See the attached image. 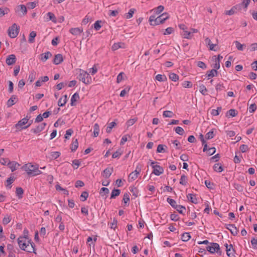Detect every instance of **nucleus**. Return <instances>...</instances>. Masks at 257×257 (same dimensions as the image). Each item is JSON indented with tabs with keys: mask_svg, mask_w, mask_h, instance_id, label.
Segmentation results:
<instances>
[{
	"mask_svg": "<svg viewBox=\"0 0 257 257\" xmlns=\"http://www.w3.org/2000/svg\"><path fill=\"white\" fill-rule=\"evenodd\" d=\"M169 18V15L167 13H164L159 16H151L149 18L150 25L156 26L164 23L166 20Z\"/></svg>",
	"mask_w": 257,
	"mask_h": 257,
	"instance_id": "f257e3e1",
	"label": "nucleus"
},
{
	"mask_svg": "<svg viewBox=\"0 0 257 257\" xmlns=\"http://www.w3.org/2000/svg\"><path fill=\"white\" fill-rule=\"evenodd\" d=\"M77 78L85 84H89L91 82V77L86 71L80 69Z\"/></svg>",
	"mask_w": 257,
	"mask_h": 257,
	"instance_id": "f03ea898",
	"label": "nucleus"
},
{
	"mask_svg": "<svg viewBox=\"0 0 257 257\" xmlns=\"http://www.w3.org/2000/svg\"><path fill=\"white\" fill-rule=\"evenodd\" d=\"M20 27L16 24H14L8 29V32L9 36L11 38H16L19 32Z\"/></svg>",
	"mask_w": 257,
	"mask_h": 257,
	"instance_id": "7ed1b4c3",
	"label": "nucleus"
},
{
	"mask_svg": "<svg viewBox=\"0 0 257 257\" xmlns=\"http://www.w3.org/2000/svg\"><path fill=\"white\" fill-rule=\"evenodd\" d=\"M158 162H151L150 166L153 169V173L156 176H159L164 172L163 168L159 165H156Z\"/></svg>",
	"mask_w": 257,
	"mask_h": 257,
	"instance_id": "20e7f679",
	"label": "nucleus"
},
{
	"mask_svg": "<svg viewBox=\"0 0 257 257\" xmlns=\"http://www.w3.org/2000/svg\"><path fill=\"white\" fill-rule=\"evenodd\" d=\"M15 12L21 17L26 15L27 13V9L25 5H20L15 9Z\"/></svg>",
	"mask_w": 257,
	"mask_h": 257,
	"instance_id": "39448f33",
	"label": "nucleus"
},
{
	"mask_svg": "<svg viewBox=\"0 0 257 257\" xmlns=\"http://www.w3.org/2000/svg\"><path fill=\"white\" fill-rule=\"evenodd\" d=\"M38 165H33L31 164H25L22 167V168L27 173L28 175L32 176L35 172L36 167Z\"/></svg>",
	"mask_w": 257,
	"mask_h": 257,
	"instance_id": "423d86ee",
	"label": "nucleus"
},
{
	"mask_svg": "<svg viewBox=\"0 0 257 257\" xmlns=\"http://www.w3.org/2000/svg\"><path fill=\"white\" fill-rule=\"evenodd\" d=\"M29 119V118L28 117V116H27L26 117L19 120L18 121V122L15 124V127L18 129H19L20 128H21V129H26V128H28V127L30 126V125H31V123H29L28 125H27L25 126H23L24 125L26 124L28 122Z\"/></svg>",
	"mask_w": 257,
	"mask_h": 257,
	"instance_id": "0eeeda50",
	"label": "nucleus"
},
{
	"mask_svg": "<svg viewBox=\"0 0 257 257\" xmlns=\"http://www.w3.org/2000/svg\"><path fill=\"white\" fill-rule=\"evenodd\" d=\"M141 170V167L137 166L136 170L130 174L128 178V181L129 182H132L136 180L138 178V175L140 174Z\"/></svg>",
	"mask_w": 257,
	"mask_h": 257,
	"instance_id": "6e6552de",
	"label": "nucleus"
},
{
	"mask_svg": "<svg viewBox=\"0 0 257 257\" xmlns=\"http://www.w3.org/2000/svg\"><path fill=\"white\" fill-rule=\"evenodd\" d=\"M113 172V168L112 167H107L101 173V175L105 178H108Z\"/></svg>",
	"mask_w": 257,
	"mask_h": 257,
	"instance_id": "1a4fd4ad",
	"label": "nucleus"
},
{
	"mask_svg": "<svg viewBox=\"0 0 257 257\" xmlns=\"http://www.w3.org/2000/svg\"><path fill=\"white\" fill-rule=\"evenodd\" d=\"M225 226V228L229 230L233 235L235 236L237 234L238 230L235 225L232 224H226Z\"/></svg>",
	"mask_w": 257,
	"mask_h": 257,
	"instance_id": "9d476101",
	"label": "nucleus"
},
{
	"mask_svg": "<svg viewBox=\"0 0 257 257\" xmlns=\"http://www.w3.org/2000/svg\"><path fill=\"white\" fill-rule=\"evenodd\" d=\"M46 123L43 122L38 125L35 128L31 129V131L35 134H38L42 132L45 128V127L46 126Z\"/></svg>",
	"mask_w": 257,
	"mask_h": 257,
	"instance_id": "9b49d317",
	"label": "nucleus"
},
{
	"mask_svg": "<svg viewBox=\"0 0 257 257\" xmlns=\"http://www.w3.org/2000/svg\"><path fill=\"white\" fill-rule=\"evenodd\" d=\"M18 243L22 250H26V248L29 246V244H27L26 242V239L21 238L20 236L18 238Z\"/></svg>",
	"mask_w": 257,
	"mask_h": 257,
	"instance_id": "f8f14e48",
	"label": "nucleus"
},
{
	"mask_svg": "<svg viewBox=\"0 0 257 257\" xmlns=\"http://www.w3.org/2000/svg\"><path fill=\"white\" fill-rule=\"evenodd\" d=\"M210 244L211 245V253H214L216 252L220 254L221 251H220L219 244L215 242H212Z\"/></svg>",
	"mask_w": 257,
	"mask_h": 257,
	"instance_id": "ddd939ff",
	"label": "nucleus"
},
{
	"mask_svg": "<svg viewBox=\"0 0 257 257\" xmlns=\"http://www.w3.org/2000/svg\"><path fill=\"white\" fill-rule=\"evenodd\" d=\"M16 56L14 54H11L7 58L6 62L8 65H12L16 63Z\"/></svg>",
	"mask_w": 257,
	"mask_h": 257,
	"instance_id": "4468645a",
	"label": "nucleus"
},
{
	"mask_svg": "<svg viewBox=\"0 0 257 257\" xmlns=\"http://www.w3.org/2000/svg\"><path fill=\"white\" fill-rule=\"evenodd\" d=\"M63 61V56L61 54H58L55 55L53 59V63L55 65H59Z\"/></svg>",
	"mask_w": 257,
	"mask_h": 257,
	"instance_id": "2eb2a0df",
	"label": "nucleus"
},
{
	"mask_svg": "<svg viewBox=\"0 0 257 257\" xmlns=\"http://www.w3.org/2000/svg\"><path fill=\"white\" fill-rule=\"evenodd\" d=\"M17 96L15 95H13L11 98L7 101V106L8 107L12 106L14 105L17 101Z\"/></svg>",
	"mask_w": 257,
	"mask_h": 257,
	"instance_id": "dca6fc26",
	"label": "nucleus"
},
{
	"mask_svg": "<svg viewBox=\"0 0 257 257\" xmlns=\"http://www.w3.org/2000/svg\"><path fill=\"white\" fill-rule=\"evenodd\" d=\"M8 166L11 169L12 172H14L17 170V166H19L20 164L15 161H10L8 163Z\"/></svg>",
	"mask_w": 257,
	"mask_h": 257,
	"instance_id": "f3484780",
	"label": "nucleus"
},
{
	"mask_svg": "<svg viewBox=\"0 0 257 257\" xmlns=\"http://www.w3.org/2000/svg\"><path fill=\"white\" fill-rule=\"evenodd\" d=\"M125 47V44L121 42L114 43L111 48L112 51H115L119 48H124Z\"/></svg>",
	"mask_w": 257,
	"mask_h": 257,
	"instance_id": "a211bd4d",
	"label": "nucleus"
},
{
	"mask_svg": "<svg viewBox=\"0 0 257 257\" xmlns=\"http://www.w3.org/2000/svg\"><path fill=\"white\" fill-rule=\"evenodd\" d=\"M69 32L72 35L76 36L80 35L83 32V30L80 28H71Z\"/></svg>",
	"mask_w": 257,
	"mask_h": 257,
	"instance_id": "6ab92c4d",
	"label": "nucleus"
},
{
	"mask_svg": "<svg viewBox=\"0 0 257 257\" xmlns=\"http://www.w3.org/2000/svg\"><path fill=\"white\" fill-rule=\"evenodd\" d=\"M78 147V142L77 139H73V141L70 145V149L72 152L76 151Z\"/></svg>",
	"mask_w": 257,
	"mask_h": 257,
	"instance_id": "aec40b11",
	"label": "nucleus"
},
{
	"mask_svg": "<svg viewBox=\"0 0 257 257\" xmlns=\"http://www.w3.org/2000/svg\"><path fill=\"white\" fill-rule=\"evenodd\" d=\"M218 73V71H216L215 69H212L211 70L208 71L206 73V75L208 77V79H209L211 77L217 76Z\"/></svg>",
	"mask_w": 257,
	"mask_h": 257,
	"instance_id": "412c9836",
	"label": "nucleus"
},
{
	"mask_svg": "<svg viewBox=\"0 0 257 257\" xmlns=\"http://www.w3.org/2000/svg\"><path fill=\"white\" fill-rule=\"evenodd\" d=\"M52 56V54L50 52L48 51L41 55V60L43 62H45L48 59H49V58L51 57Z\"/></svg>",
	"mask_w": 257,
	"mask_h": 257,
	"instance_id": "4be33fe9",
	"label": "nucleus"
},
{
	"mask_svg": "<svg viewBox=\"0 0 257 257\" xmlns=\"http://www.w3.org/2000/svg\"><path fill=\"white\" fill-rule=\"evenodd\" d=\"M187 198L193 203L197 204L198 203L197 199L194 194H188L187 195Z\"/></svg>",
	"mask_w": 257,
	"mask_h": 257,
	"instance_id": "5701e85b",
	"label": "nucleus"
},
{
	"mask_svg": "<svg viewBox=\"0 0 257 257\" xmlns=\"http://www.w3.org/2000/svg\"><path fill=\"white\" fill-rule=\"evenodd\" d=\"M64 98L63 97H61L58 102V105L59 106H64L67 102V95H65L63 96Z\"/></svg>",
	"mask_w": 257,
	"mask_h": 257,
	"instance_id": "b1692460",
	"label": "nucleus"
},
{
	"mask_svg": "<svg viewBox=\"0 0 257 257\" xmlns=\"http://www.w3.org/2000/svg\"><path fill=\"white\" fill-rule=\"evenodd\" d=\"M205 42L206 44L209 46V49L210 50L216 51L214 49V47L216 46V44H212L211 40L208 38H206L205 39Z\"/></svg>",
	"mask_w": 257,
	"mask_h": 257,
	"instance_id": "393cba45",
	"label": "nucleus"
},
{
	"mask_svg": "<svg viewBox=\"0 0 257 257\" xmlns=\"http://www.w3.org/2000/svg\"><path fill=\"white\" fill-rule=\"evenodd\" d=\"M213 170L214 171L220 173L223 171V168L220 164L216 163L213 166Z\"/></svg>",
	"mask_w": 257,
	"mask_h": 257,
	"instance_id": "a878e982",
	"label": "nucleus"
},
{
	"mask_svg": "<svg viewBox=\"0 0 257 257\" xmlns=\"http://www.w3.org/2000/svg\"><path fill=\"white\" fill-rule=\"evenodd\" d=\"M16 193L19 199H21L23 197V194H24V190L21 187H17Z\"/></svg>",
	"mask_w": 257,
	"mask_h": 257,
	"instance_id": "bb28decb",
	"label": "nucleus"
},
{
	"mask_svg": "<svg viewBox=\"0 0 257 257\" xmlns=\"http://www.w3.org/2000/svg\"><path fill=\"white\" fill-rule=\"evenodd\" d=\"M120 193V190L119 189H114L111 192L110 199L115 198L116 196H118Z\"/></svg>",
	"mask_w": 257,
	"mask_h": 257,
	"instance_id": "cd10ccee",
	"label": "nucleus"
},
{
	"mask_svg": "<svg viewBox=\"0 0 257 257\" xmlns=\"http://www.w3.org/2000/svg\"><path fill=\"white\" fill-rule=\"evenodd\" d=\"M28 244H29V243H30L31 244L30 249H26L25 250L28 252H34L35 253H36V252L35 251V245L34 243L32 242L31 239L30 240H28Z\"/></svg>",
	"mask_w": 257,
	"mask_h": 257,
	"instance_id": "c85d7f7f",
	"label": "nucleus"
},
{
	"mask_svg": "<svg viewBox=\"0 0 257 257\" xmlns=\"http://www.w3.org/2000/svg\"><path fill=\"white\" fill-rule=\"evenodd\" d=\"M237 114V112L236 110L234 109H231L229 110L226 114V117L232 116L234 117Z\"/></svg>",
	"mask_w": 257,
	"mask_h": 257,
	"instance_id": "c756f323",
	"label": "nucleus"
},
{
	"mask_svg": "<svg viewBox=\"0 0 257 257\" xmlns=\"http://www.w3.org/2000/svg\"><path fill=\"white\" fill-rule=\"evenodd\" d=\"M79 98V96L78 93H75L72 95V96L71 98V103H70L71 105V106L74 105V102H75Z\"/></svg>",
	"mask_w": 257,
	"mask_h": 257,
	"instance_id": "7c9ffc66",
	"label": "nucleus"
},
{
	"mask_svg": "<svg viewBox=\"0 0 257 257\" xmlns=\"http://www.w3.org/2000/svg\"><path fill=\"white\" fill-rule=\"evenodd\" d=\"M156 79L160 82H164L167 81V77L165 75L158 74L156 76Z\"/></svg>",
	"mask_w": 257,
	"mask_h": 257,
	"instance_id": "2f4dec72",
	"label": "nucleus"
},
{
	"mask_svg": "<svg viewBox=\"0 0 257 257\" xmlns=\"http://www.w3.org/2000/svg\"><path fill=\"white\" fill-rule=\"evenodd\" d=\"M182 35L184 38L188 39H191L193 36V34H191V32H188L187 30L183 31Z\"/></svg>",
	"mask_w": 257,
	"mask_h": 257,
	"instance_id": "473e14b6",
	"label": "nucleus"
},
{
	"mask_svg": "<svg viewBox=\"0 0 257 257\" xmlns=\"http://www.w3.org/2000/svg\"><path fill=\"white\" fill-rule=\"evenodd\" d=\"M191 238V236L188 232H184L182 234L181 239L183 241H187Z\"/></svg>",
	"mask_w": 257,
	"mask_h": 257,
	"instance_id": "72a5a7b5",
	"label": "nucleus"
},
{
	"mask_svg": "<svg viewBox=\"0 0 257 257\" xmlns=\"http://www.w3.org/2000/svg\"><path fill=\"white\" fill-rule=\"evenodd\" d=\"M37 34L36 33L35 31H32L30 35H29V42L30 43H32L34 42V39L35 37L36 36Z\"/></svg>",
	"mask_w": 257,
	"mask_h": 257,
	"instance_id": "f704fd0d",
	"label": "nucleus"
},
{
	"mask_svg": "<svg viewBox=\"0 0 257 257\" xmlns=\"http://www.w3.org/2000/svg\"><path fill=\"white\" fill-rule=\"evenodd\" d=\"M167 148V146L164 145L160 144L158 146L157 152V153H165L166 150L164 148Z\"/></svg>",
	"mask_w": 257,
	"mask_h": 257,
	"instance_id": "c9c22d12",
	"label": "nucleus"
},
{
	"mask_svg": "<svg viewBox=\"0 0 257 257\" xmlns=\"http://www.w3.org/2000/svg\"><path fill=\"white\" fill-rule=\"evenodd\" d=\"M180 183L183 185H186L187 184V177L185 175H182L181 176L180 180Z\"/></svg>",
	"mask_w": 257,
	"mask_h": 257,
	"instance_id": "e433bc0d",
	"label": "nucleus"
},
{
	"mask_svg": "<svg viewBox=\"0 0 257 257\" xmlns=\"http://www.w3.org/2000/svg\"><path fill=\"white\" fill-rule=\"evenodd\" d=\"M10 11V10L8 8H0V18L3 17L5 15L7 14Z\"/></svg>",
	"mask_w": 257,
	"mask_h": 257,
	"instance_id": "4c0bfd02",
	"label": "nucleus"
},
{
	"mask_svg": "<svg viewBox=\"0 0 257 257\" xmlns=\"http://www.w3.org/2000/svg\"><path fill=\"white\" fill-rule=\"evenodd\" d=\"M94 137H96L98 136L99 132V125L97 123H95L94 125Z\"/></svg>",
	"mask_w": 257,
	"mask_h": 257,
	"instance_id": "58836bf2",
	"label": "nucleus"
},
{
	"mask_svg": "<svg viewBox=\"0 0 257 257\" xmlns=\"http://www.w3.org/2000/svg\"><path fill=\"white\" fill-rule=\"evenodd\" d=\"M116 123L114 121L110 122L108 124V126L106 127V131L107 133H110L111 131V130L113 127H114L116 125Z\"/></svg>",
	"mask_w": 257,
	"mask_h": 257,
	"instance_id": "ea45409f",
	"label": "nucleus"
},
{
	"mask_svg": "<svg viewBox=\"0 0 257 257\" xmlns=\"http://www.w3.org/2000/svg\"><path fill=\"white\" fill-rule=\"evenodd\" d=\"M164 9V7L163 6H159L156 9H154L153 10V11L154 12V13L157 14L159 15L160 14Z\"/></svg>",
	"mask_w": 257,
	"mask_h": 257,
	"instance_id": "a19ab883",
	"label": "nucleus"
},
{
	"mask_svg": "<svg viewBox=\"0 0 257 257\" xmlns=\"http://www.w3.org/2000/svg\"><path fill=\"white\" fill-rule=\"evenodd\" d=\"M50 155L51 159H56L60 156V153L59 152H52L50 153Z\"/></svg>",
	"mask_w": 257,
	"mask_h": 257,
	"instance_id": "79ce46f5",
	"label": "nucleus"
},
{
	"mask_svg": "<svg viewBox=\"0 0 257 257\" xmlns=\"http://www.w3.org/2000/svg\"><path fill=\"white\" fill-rule=\"evenodd\" d=\"M180 213L184 214L183 210H186L185 206L181 205H177L175 208Z\"/></svg>",
	"mask_w": 257,
	"mask_h": 257,
	"instance_id": "37998d69",
	"label": "nucleus"
},
{
	"mask_svg": "<svg viewBox=\"0 0 257 257\" xmlns=\"http://www.w3.org/2000/svg\"><path fill=\"white\" fill-rule=\"evenodd\" d=\"M199 91L202 95H205L207 94V89L203 84H202L199 86Z\"/></svg>",
	"mask_w": 257,
	"mask_h": 257,
	"instance_id": "c03bdc74",
	"label": "nucleus"
},
{
	"mask_svg": "<svg viewBox=\"0 0 257 257\" xmlns=\"http://www.w3.org/2000/svg\"><path fill=\"white\" fill-rule=\"evenodd\" d=\"M224 246H225V247H226V253H227V256H228V257H231V256H230V255H231V254H232V255H233V253H234V252H232V249H230V248H228L229 246H228V244H227V243H225V244H224Z\"/></svg>",
	"mask_w": 257,
	"mask_h": 257,
	"instance_id": "a18cd8bd",
	"label": "nucleus"
},
{
	"mask_svg": "<svg viewBox=\"0 0 257 257\" xmlns=\"http://www.w3.org/2000/svg\"><path fill=\"white\" fill-rule=\"evenodd\" d=\"M169 78L173 81H177L179 79V76L177 74L172 73L169 75Z\"/></svg>",
	"mask_w": 257,
	"mask_h": 257,
	"instance_id": "49530a36",
	"label": "nucleus"
},
{
	"mask_svg": "<svg viewBox=\"0 0 257 257\" xmlns=\"http://www.w3.org/2000/svg\"><path fill=\"white\" fill-rule=\"evenodd\" d=\"M175 131L177 134H178L180 135H181V136L183 135V134H184V131L183 128L180 126L176 127L175 128Z\"/></svg>",
	"mask_w": 257,
	"mask_h": 257,
	"instance_id": "de8ad7c7",
	"label": "nucleus"
},
{
	"mask_svg": "<svg viewBox=\"0 0 257 257\" xmlns=\"http://www.w3.org/2000/svg\"><path fill=\"white\" fill-rule=\"evenodd\" d=\"M174 31V30L173 28L168 27L164 30V31L163 32V35H170V34H172V33H173Z\"/></svg>",
	"mask_w": 257,
	"mask_h": 257,
	"instance_id": "09e8293b",
	"label": "nucleus"
},
{
	"mask_svg": "<svg viewBox=\"0 0 257 257\" xmlns=\"http://www.w3.org/2000/svg\"><path fill=\"white\" fill-rule=\"evenodd\" d=\"M163 115L165 117H172L174 115V113L171 111L166 110L163 112Z\"/></svg>",
	"mask_w": 257,
	"mask_h": 257,
	"instance_id": "8fccbe9b",
	"label": "nucleus"
},
{
	"mask_svg": "<svg viewBox=\"0 0 257 257\" xmlns=\"http://www.w3.org/2000/svg\"><path fill=\"white\" fill-rule=\"evenodd\" d=\"M221 107H218L217 109H212L211 113L213 115L216 116L219 114V112L221 111Z\"/></svg>",
	"mask_w": 257,
	"mask_h": 257,
	"instance_id": "3c124183",
	"label": "nucleus"
},
{
	"mask_svg": "<svg viewBox=\"0 0 257 257\" xmlns=\"http://www.w3.org/2000/svg\"><path fill=\"white\" fill-rule=\"evenodd\" d=\"M88 197V193L87 191H83L80 196L81 200L82 201H85V200H86Z\"/></svg>",
	"mask_w": 257,
	"mask_h": 257,
	"instance_id": "603ef678",
	"label": "nucleus"
},
{
	"mask_svg": "<svg viewBox=\"0 0 257 257\" xmlns=\"http://www.w3.org/2000/svg\"><path fill=\"white\" fill-rule=\"evenodd\" d=\"M205 184L206 186L209 189H213L214 188V184L213 183L211 182L210 181L205 180Z\"/></svg>",
	"mask_w": 257,
	"mask_h": 257,
	"instance_id": "864d4df0",
	"label": "nucleus"
},
{
	"mask_svg": "<svg viewBox=\"0 0 257 257\" xmlns=\"http://www.w3.org/2000/svg\"><path fill=\"white\" fill-rule=\"evenodd\" d=\"M135 11V9H130L129 12L125 14V18L126 19L131 18L133 16Z\"/></svg>",
	"mask_w": 257,
	"mask_h": 257,
	"instance_id": "5fc2aeb1",
	"label": "nucleus"
},
{
	"mask_svg": "<svg viewBox=\"0 0 257 257\" xmlns=\"http://www.w3.org/2000/svg\"><path fill=\"white\" fill-rule=\"evenodd\" d=\"M167 201L174 208L177 205L176 201L173 199L168 198Z\"/></svg>",
	"mask_w": 257,
	"mask_h": 257,
	"instance_id": "6e6d98bb",
	"label": "nucleus"
},
{
	"mask_svg": "<svg viewBox=\"0 0 257 257\" xmlns=\"http://www.w3.org/2000/svg\"><path fill=\"white\" fill-rule=\"evenodd\" d=\"M182 85L184 88H191L192 84L190 81H185L182 83Z\"/></svg>",
	"mask_w": 257,
	"mask_h": 257,
	"instance_id": "4d7b16f0",
	"label": "nucleus"
},
{
	"mask_svg": "<svg viewBox=\"0 0 257 257\" xmlns=\"http://www.w3.org/2000/svg\"><path fill=\"white\" fill-rule=\"evenodd\" d=\"M236 48L239 51H242L243 47L245 46L244 45L241 44L238 41H235L234 42Z\"/></svg>",
	"mask_w": 257,
	"mask_h": 257,
	"instance_id": "13d9d810",
	"label": "nucleus"
},
{
	"mask_svg": "<svg viewBox=\"0 0 257 257\" xmlns=\"http://www.w3.org/2000/svg\"><path fill=\"white\" fill-rule=\"evenodd\" d=\"M214 136L213 131H210L208 133H207L205 135V138L207 140H210L212 139Z\"/></svg>",
	"mask_w": 257,
	"mask_h": 257,
	"instance_id": "bf43d9fd",
	"label": "nucleus"
},
{
	"mask_svg": "<svg viewBox=\"0 0 257 257\" xmlns=\"http://www.w3.org/2000/svg\"><path fill=\"white\" fill-rule=\"evenodd\" d=\"M47 15L50 20H51L53 22H56V18L54 14L51 12H49Z\"/></svg>",
	"mask_w": 257,
	"mask_h": 257,
	"instance_id": "052dcab7",
	"label": "nucleus"
},
{
	"mask_svg": "<svg viewBox=\"0 0 257 257\" xmlns=\"http://www.w3.org/2000/svg\"><path fill=\"white\" fill-rule=\"evenodd\" d=\"M109 189L107 188L102 187L100 189V194L101 196H103L105 194L109 193Z\"/></svg>",
	"mask_w": 257,
	"mask_h": 257,
	"instance_id": "680f3d73",
	"label": "nucleus"
},
{
	"mask_svg": "<svg viewBox=\"0 0 257 257\" xmlns=\"http://www.w3.org/2000/svg\"><path fill=\"white\" fill-rule=\"evenodd\" d=\"M80 164V162L79 160H74L72 161V166L74 169H77Z\"/></svg>",
	"mask_w": 257,
	"mask_h": 257,
	"instance_id": "e2e57ef3",
	"label": "nucleus"
},
{
	"mask_svg": "<svg viewBox=\"0 0 257 257\" xmlns=\"http://www.w3.org/2000/svg\"><path fill=\"white\" fill-rule=\"evenodd\" d=\"M215 152H216L215 148L211 147V148H208V150L206 153L208 156H211V155H213L214 154H215Z\"/></svg>",
	"mask_w": 257,
	"mask_h": 257,
	"instance_id": "0e129e2a",
	"label": "nucleus"
},
{
	"mask_svg": "<svg viewBox=\"0 0 257 257\" xmlns=\"http://www.w3.org/2000/svg\"><path fill=\"white\" fill-rule=\"evenodd\" d=\"M36 73L34 71H32L29 76V80L30 82H32L35 79Z\"/></svg>",
	"mask_w": 257,
	"mask_h": 257,
	"instance_id": "69168bd1",
	"label": "nucleus"
},
{
	"mask_svg": "<svg viewBox=\"0 0 257 257\" xmlns=\"http://www.w3.org/2000/svg\"><path fill=\"white\" fill-rule=\"evenodd\" d=\"M11 219L10 216L9 215H7L6 216H5L4 217V218L3 219V223L5 225L7 224L11 221Z\"/></svg>",
	"mask_w": 257,
	"mask_h": 257,
	"instance_id": "338daca9",
	"label": "nucleus"
},
{
	"mask_svg": "<svg viewBox=\"0 0 257 257\" xmlns=\"http://www.w3.org/2000/svg\"><path fill=\"white\" fill-rule=\"evenodd\" d=\"M251 243L254 249H257V238H253L251 240Z\"/></svg>",
	"mask_w": 257,
	"mask_h": 257,
	"instance_id": "774afa93",
	"label": "nucleus"
}]
</instances>
